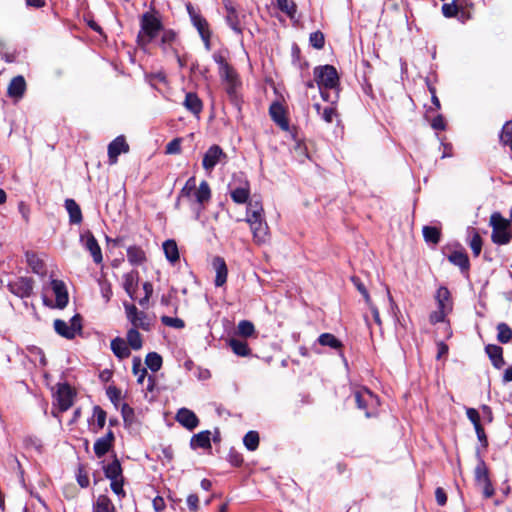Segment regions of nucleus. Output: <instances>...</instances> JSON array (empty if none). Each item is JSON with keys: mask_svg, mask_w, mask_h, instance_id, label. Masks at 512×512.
<instances>
[{"mask_svg": "<svg viewBox=\"0 0 512 512\" xmlns=\"http://www.w3.org/2000/svg\"><path fill=\"white\" fill-rule=\"evenodd\" d=\"M140 27L137 42L142 47L149 45L163 29L161 20L151 12H145L141 16Z\"/></svg>", "mask_w": 512, "mask_h": 512, "instance_id": "1", "label": "nucleus"}, {"mask_svg": "<svg viewBox=\"0 0 512 512\" xmlns=\"http://www.w3.org/2000/svg\"><path fill=\"white\" fill-rule=\"evenodd\" d=\"M492 227L491 240L497 245H507L512 239L511 220L504 218L499 212L490 217Z\"/></svg>", "mask_w": 512, "mask_h": 512, "instance_id": "2", "label": "nucleus"}, {"mask_svg": "<svg viewBox=\"0 0 512 512\" xmlns=\"http://www.w3.org/2000/svg\"><path fill=\"white\" fill-rule=\"evenodd\" d=\"M357 408L364 411L367 418L375 417L378 414L380 400L377 395L369 389L362 387L353 393Z\"/></svg>", "mask_w": 512, "mask_h": 512, "instance_id": "3", "label": "nucleus"}, {"mask_svg": "<svg viewBox=\"0 0 512 512\" xmlns=\"http://www.w3.org/2000/svg\"><path fill=\"white\" fill-rule=\"evenodd\" d=\"M315 82L319 89H339V76L332 65L317 66L313 71Z\"/></svg>", "mask_w": 512, "mask_h": 512, "instance_id": "4", "label": "nucleus"}, {"mask_svg": "<svg viewBox=\"0 0 512 512\" xmlns=\"http://www.w3.org/2000/svg\"><path fill=\"white\" fill-rule=\"evenodd\" d=\"M82 318L79 314L74 315L69 323L61 320L56 319L54 320V329L57 334L60 336L66 338V339H74L77 333H80L82 331Z\"/></svg>", "mask_w": 512, "mask_h": 512, "instance_id": "5", "label": "nucleus"}, {"mask_svg": "<svg viewBox=\"0 0 512 512\" xmlns=\"http://www.w3.org/2000/svg\"><path fill=\"white\" fill-rule=\"evenodd\" d=\"M211 195L210 186L205 180L202 181L198 188L192 192V199L190 201L196 205V207L193 208L196 213V219H199L200 214L205 209L206 205L210 202Z\"/></svg>", "mask_w": 512, "mask_h": 512, "instance_id": "6", "label": "nucleus"}, {"mask_svg": "<svg viewBox=\"0 0 512 512\" xmlns=\"http://www.w3.org/2000/svg\"><path fill=\"white\" fill-rule=\"evenodd\" d=\"M124 308L126 312L127 319L130 321L132 326L137 329H142L144 331H149L151 328V322L148 318V315L139 311L134 304L124 302Z\"/></svg>", "mask_w": 512, "mask_h": 512, "instance_id": "7", "label": "nucleus"}, {"mask_svg": "<svg viewBox=\"0 0 512 512\" xmlns=\"http://www.w3.org/2000/svg\"><path fill=\"white\" fill-rule=\"evenodd\" d=\"M159 46L166 56H172L177 61H180L177 34L173 30L168 29L163 31Z\"/></svg>", "mask_w": 512, "mask_h": 512, "instance_id": "8", "label": "nucleus"}, {"mask_svg": "<svg viewBox=\"0 0 512 512\" xmlns=\"http://www.w3.org/2000/svg\"><path fill=\"white\" fill-rule=\"evenodd\" d=\"M227 156L219 145H212L203 156L202 166L205 171L211 172L215 166Z\"/></svg>", "mask_w": 512, "mask_h": 512, "instance_id": "9", "label": "nucleus"}, {"mask_svg": "<svg viewBox=\"0 0 512 512\" xmlns=\"http://www.w3.org/2000/svg\"><path fill=\"white\" fill-rule=\"evenodd\" d=\"M8 289L12 294L20 298L29 297L33 291V279L28 277H19L8 283Z\"/></svg>", "mask_w": 512, "mask_h": 512, "instance_id": "10", "label": "nucleus"}, {"mask_svg": "<svg viewBox=\"0 0 512 512\" xmlns=\"http://www.w3.org/2000/svg\"><path fill=\"white\" fill-rule=\"evenodd\" d=\"M56 405L61 412L67 411L73 405L74 393L68 384H60L55 394Z\"/></svg>", "mask_w": 512, "mask_h": 512, "instance_id": "11", "label": "nucleus"}, {"mask_svg": "<svg viewBox=\"0 0 512 512\" xmlns=\"http://www.w3.org/2000/svg\"><path fill=\"white\" fill-rule=\"evenodd\" d=\"M253 234V240L261 245L269 241V227L263 218L248 221Z\"/></svg>", "mask_w": 512, "mask_h": 512, "instance_id": "12", "label": "nucleus"}, {"mask_svg": "<svg viewBox=\"0 0 512 512\" xmlns=\"http://www.w3.org/2000/svg\"><path fill=\"white\" fill-rule=\"evenodd\" d=\"M129 151V145L126 142V139L123 135L116 137L109 145H108V160L109 164H116L118 161V156L121 153H127Z\"/></svg>", "mask_w": 512, "mask_h": 512, "instance_id": "13", "label": "nucleus"}, {"mask_svg": "<svg viewBox=\"0 0 512 512\" xmlns=\"http://www.w3.org/2000/svg\"><path fill=\"white\" fill-rule=\"evenodd\" d=\"M271 119L284 131L289 129V121L286 117V110L280 102H273L269 107Z\"/></svg>", "mask_w": 512, "mask_h": 512, "instance_id": "14", "label": "nucleus"}, {"mask_svg": "<svg viewBox=\"0 0 512 512\" xmlns=\"http://www.w3.org/2000/svg\"><path fill=\"white\" fill-rule=\"evenodd\" d=\"M81 240L86 250H88L96 264H100L103 261L101 248L91 232H87L81 236Z\"/></svg>", "mask_w": 512, "mask_h": 512, "instance_id": "15", "label": "nucleus"}, {"mask_svg": "<svg viewBox=\"0 0 512 512\" xmlns=\"http://www.w3.org/2000/svg\"><path fill=\"white\" fill-rule=\"evenodd\" d=\"M115 436L112 430H109L105 436L98 438L93 446L95 455L98 458L103 457L113 447Z\"/></svg>", "mask_w": 512, "mask_h": 512, "instance_id": "16", "label": "nucleus"}, {"mask_svg": "<svg viewBox=\"0 0 512 512\" xmlns=\"http://www.w3.org/2000/svg\"><path fill=\"white\" fill-rule=\"evenodd\" d=\"M176 421L190 431L199 425L197 415L188 408H181L178 410L176 414Z\"/></svg>", "mask_w": 512, "mask_h": 512, "instance_id": "17", "label": "nucleus"}, {"mask_svg": "<svg viewBox=\"0 0 512 512\" xmlns=\"http://www.w3.org/2000/svg\"><path fill=\"white\" fill-rule=\"evenodd\" d=\"M212 266L216 272L215 286L221 287L227 281L228 268L223 257L215 256L212 260Z\"/></svg>", "mask_w": 512, "mask_h": 512, "instance_id": "18", "label": "nucleus"}, {"mask_svg": "<svg viewBox=\"0 0 512 512\" xmlns=\"http://www.w3.org/2000/svg\"><path fill=\"white\" fill-rule=\"evenodd\" d=\"M485 353L487 354L494 368L499 370L504 367L505 360L503 358V348L501 346L488 344L485 346Z\"/></svg>", "mask_w": 512, "mask_h": 512, "instance_id": "19", "label": "nucleus"}, {"mask_svg": "<svg viewBox=\"0 0 512 512\" xmlns=\"http://www.w3.org/2000/svg\"><path fill=\"white\" fill-rule=\"evenodd\" d=\"M26 91V81L23 76L18 75L10 81L7 94L10 98L21 99Z\"/></svg>", "mask_w": 512, "mask_h": 512, "instance_id": "20", "label": "nucleus"}, {"mask_svg": "<svg viewBox=\"0 0 512 512\" xmlns=\"http://www.w3.org/2000/svg\"><path fill=\"white\" fill-rule=\"evenodd\" d=\"M51 287L55 294L57 307L64 308L68 303V293L64 282L54 279L51 281Z\"/></svg>", "mask_w": 512, "mask_h": 512, "instance_id": "21", "label": "nucleus"}, {"mask_svg": "<svg viewBox=\"0 0 512 512\" xmlns=\"http://www.w3.org/2000/svg\"><path fill=\"white\" fill-rule=\"evenodd\" d=\"M448 261L455 266H458L462 273H468L470 269V261L467 253L464 250H455L448 255Z\"/></svg>", "mask_w": 512, "mask_h": 512, "instance_id": "22", "label": "nucleus"}, {"mask_svg": "<svg viewBox=\"0 0 512 512\" xmlns=\"http://www.w3.org/2000/svg\"><path fill=\"white\" fill-rule=\"evenodd\" d=\"M317 342L321 346H327L335 350L340 356H343V343L331 333H322L319 335Z\"/></svg>", "mask_w": 512, "mask_h": 512, "instance_id": "23", "label": "nucleus"}, {"mask_svg": "<svg viewBox=\"0 0 512 512\" xmlns=\"http://www.w3.org/2000/svg\"><path fill=\"white\" fill-rule=\"evenodd\" d=\"M183 106L195 116H199L203 110V102L194 92L186 93Z\"/></svg>", "mask_w": 512, "mask_h": 512, "instance_id": "24", "label": "nucleus"}, {"mask_svg": "<svg viewBox=\"0 0 512 512\" xmlns=\"http://www.w3.org/2000/svg\"><path fill=\"white\" fill-rule=\"evenodd\" d=\"M139 282L138 271H131L123 275V288L131 299H135L136 289Z\"/></svg>", "mask_w": 512, "mask_h": 512, "instance_id": "25", "label": "nucleus"}, {"mask_svg": "<svg viewBox=\"0 0 512 512\" xmlns=\"http://www.w3.org/2000/svg\"><path fill=\"white\" fill-rule=\"evenodd\" d=\"M192 449H211V432L209 430L201 431L192 436L190 440Z\"/></svg>", "mask_w": 512, "mask_h": 512, "instance_id": "26", "label": "nucleus"}, {"mask_svg": "<svg viewBox=\"0 0 512 512\" xmlns=\"http://www.w3.org/2000/svg\"><path fill=\"white\" fill-rule=\"evenodd\" d=\"M475 484L480 487L490 480L489 469L482 457H478L477 465L474 469Z\"/></svg>", "mask_w": 512, "mask_h": 512, "instance_id": "27", "label": "nucleus"}, {"mask_svg": "<svg viewBox=\"0 0 512 512\" xmlns=\"http://www.w3.org/2000/svg\"><path fill=\"white\" fill-rule=\"evenodd\" d=\"M111 350L114 355L120 360L126 359L130 356L131 351L126 341L121 337H116L111 341Z\"/></svg>", "mask_w": 512, "mask_h": 512, "instance_id": "28", "label": "nucleus"}, {"mask_svg": "<svg viewBox=\"0 0 512 512\" xmlns=\"http://www.w3.org/2000/svg\"><path fill=\"white\" fill-rule=\"evenodd\" d=\"M127 259L133 266H140L147 261L146 253L137 245H132L127 248Z\"/></svg>", "mask_w": 512, "mask_h": 512, "instance_id": "29", "label": "nucleus"}, {"mask_svg": "<svg viewBox=\"0 0 512 512\" xmlns=\"http://www.w3.org/2000/svg\"><path fill=\"white\" fill-rule=\"evenodd\" d=\"M230 197L236 204H245L250 197L249 183L245 182L244 186L230 188Z\"/></svg>", "mask_w": 512, "mask_h": 512, "instance_id": "30", "label": "nucleus"}, {"mask_svg": "<svg viewBox=\"0 0 512 512\" xmlns=\"http://www.w3.org/2000/svg\"><path fill=\"white\" fill-rule=\"evenodd\" d=\"M65 208L69 214L70 224H80L83 220L80 206L74 199L65 200Z\"/></svg>", "mask_w": 512, "mask_h": 512, "instance_id": "31", "label": "nucleus"}, {"mask_svg": "<svg viewBox=\"0 0 512 512\" xmlns=\"http://www.w3.org/2000/svg\"><path fill=\"white\" fill-rule=\"evenodd\" d=\"M93 512H116V508L107 495L101 494L93 503Z\"/></svg>", "mask_w": 512, "mask_h": 512, "instance_id": "32", "label": "nucleus"}, {"mask_svg": "<svg viewBox=\"0 0 512 512\" xmlns=\"http://www.w3.org/2000/svg\"><path fill=\"white\" fill-rule=\"evenodd\" d=\"M437 307L452 311L451 294L447 287L440 286L436 292Z\"/></svg>", "mask_w": 512, "mask_h": 512, "instance_id": "33", "label": "nucleus"}, {"mask_svg": "<svg viewBox=\"0 0 512 512\" xmlns=\"http://www.w3.org/2000/svg\"><path fill=\"white\" fill-rule=\"evenodd\" d=\"M104 474L109 480H116L123 478L122 467L117 457L114 460L103 467Z\"/></svg>", "mask_w": 512, "mask_h": 512, "instance_id": "34", "label": "nucleus"}, {"mask_svg": "<svg viewBox=\"0 0 512 512\" xmlns=\"http://www.w3.org/2000/svg\"><path fill=\"white\" fill-rule=\"evenodd\" d=\"M163 251L168 261L175 263L179 260L178 246L175 240L168 239L163 243Z\"/></svg>", "mask_w": 512, "mask_h": 512, "instance_id": "35", "label": "nucleus"}, {"mask_svg": "<svg viewBox=\"0 0 512 512\" xmlns=\"http://www.w3.org/2000/svg\"><path fill=\"white\" fill-rule=\"evenodd\" d=\"M314 108L317 114L320 116V118L328 124H331L334 118L337 117L336 108L333 106H326L322 108V106L319 103H316L314 104Z\"/></svg>", "mask_w": 512, "mask_h": 512, "instance_id": "36", "label": "nucleus"}, {"mask_svg": "<svg viewBox=\"0 0 512 512\" xmlns=\"http://www.w3.org/2000/svg\"><path fill=\"white\" fill-rule=\"evenodd\" d=\"M191 21L197 29L200 36H204L211 33L207 20L197 12H191Z\"/></svg>", "mask_w": 512, "mask_h": 512, "instance_id": "37", "label": "nucleus"}, {"mask_svg": "<svg viewBox=\"0 0 512 512\" xmlns=\"http://www.w3.org/2000/svg\"><path fill=\"white\" fill-rule=\"evenodd\" d=\"M229 346L236 355L241 357L249 356L251 353L248 343L244 340L233 338L229 341Z\"/></svg>", "mask_w": 512, "mask_h": 512, "instance_id": "38", "label": "nucleus"}, {"mask_svg": "<svg viewBox=\"0 0 512 512\" xmlns=\"http://www.w3.org/2000/svg\"><path fill=\"white\" fill-rule=\"evenodd\" d=\"M263 207L262 204L258 201H248L247 202V212H246V221H252L254 219H260L262 217Z\"/></svg>", "mask_w": 512, "mask_h": 512, "instance_id": "39", "label": "nucleus"}, {"mask_svg": "<svg viewBox=\"0 0 512 512\" xmlns=\"http://www.w3.org/2000/svg\"><path fill=\"white\" fill-rule=\"evenodd\" d=\"M424 240L427 243L438 244L441 239V231L439 228L434 226H424L422 229Z\"/></svg>", "mask_w": 512, "mask_h": 512, "instance_id": "40", "label": "nucleus"}, {"mask_svg": "<svg viewBox=\"0 0 512 512\" xmlns=\"http://www.w3.org/2000/svg\"><path fill=\"white\" fill-rule=\"evenodd\" d=\"M497 340L502 344L509 343L512 339V329L505 322H500L496 326Z\"/></svg>", "mask_w": 512, "mask_h": 512, "instance_id": "41", "label": "nucleus"}, {"mask_svg": "<svg viewBox=\"0 0 512 512\" xmlns=\"http://www.w3.org/2000/svg\"><path fill=\"white\" fill-rule=\"evenodd\" d=\"M198 187L196 186V178L194 176L190 177L185 185L183 186V188L180 190L179 192V196H178V200L175 204L176 207L179 206V200L181 198H187L188 200H191L192 199V192L197 189Z\"/></svg>", "mask_w": 512, "mask_h": 512, "instance_id": "42", "label": "nucleus"}, {"mask_svg": "<svg viewBox=\"0 0 512 512\" xmlns=\"http://www.w3.org/2000/svg\"><path fill=\"white\" fill-rule=\"evenodd\" d=\"M127 342L129 348H132L134 350H139L142 348V336L137 328L132 327L127 331Z\"/></svg>", "mask_w": 512, "mask_h": 512, "instance_id": "43", "label": "nucleus"}, {"mask_svg": "<svg viewBox=\"0 0 512 512\" xmlns=\"http://www.w3.org/2000/svg\"><path fill=\"white\" fill-rule=\"evenodd\" d=\"M145 363L152 372H157L162 367L163 359L157 352H149L146 355Z\"/></svg>", "mask_w": 512, "mask_h": 512, "instance_id": "44", "label": "nucleus"}, {"mask_svg": "<svg viewBox=\"0 0 512 512\" xmlns=\"http://www.w3.org/2000/svg\"><path fill=\"white\" fill-rule=\"evenodd\" d=\"M259 442V433L254 430L247 432L243 437V444L249 451H255L259 446Z\"/></svg>", "mask_w": 512, "mask_h": 512, "instance_id": "45", "label": "nucleus"}, {"mask_svg": "<svg viewBox=\"0 0 512 512\" xmlns=\"http://www.w3.org/2000/svg\"><path fill=\"white\" fill-rule=\"evenodd\" d=\"M226 22L228 26L238 35H242L243 29L240 25L239 15L235 10H231L226 14Z\"/></svg>", "mask_w": 512, "mask_h": 512, "instance_id": "46", "label": "nucleus"}, {"mask_svg": "<svg viewBox=\"0 0 512 512\" xmlns=\"http://www.w3.org/2000/svg\"><path fill=\"white\" fill-rule=\"evenodd\" d=\"M277 8L288 17L294 18L297 12V6L292 0H276Z\"/></svg>", "mask_w": 512, "mask_h": 512, "instance_id": "47", "label": "nucleus"}, {"mask_svg": "<svg viewBox=\"0 0 512 512\" xmlns=\"http://www.w3.org/2000/svg\"><path fill=\"white\" fill-rule=\"evenodd\" d=\"M132 372L137 376V382L139 384H143L145 377L147 376V370L142 367L141 359L139 357H134L133 359Z\"/></svg>", "mask_w": 512, "mask_h": 512, "instance_id": "48", "label": "nucleus"}, {"mask_svg": "<svg viewBox=\"0 0 512 512\" xmlns=\"http://www.w3.org/2000/svg\"><path fill=\"white\" fill-rule=\"evenodd\" d=\"M472 232L473 233L469 241V246L472 250L473 255L475 257H478L482 250L483 241L480 234L475 229H473Z\"/></svg>", "mask_w": 512, "mask_h": 512, "instance_id": "49", "label": "nucleus"}, {"mask_svg": "<svg viewBox=\"0 0 512 512\" xmlns=\"http://www.w3.org/2000/svg\"><path fill=\"white\" fill-rule=\"evenodd\" d=\"M460 9L461 4H459L457 0H454L451 3L443 4L442 13L446 18H452L459 15Z\"/></svg>", "mask_w": 512, "mask_h": 512, "instance_id": "50", "label": "nucleus"}, {"mask_svg": "<svg viewBox=\"0 0 512 512\" xmlns=\"http://www.w3.org/2000/svg\"><path fill=\"white\" fill-rule=\"evenodd\" d=\"M27 262L33 272L40 274L44 272V263L35 253H27Z\"/></svg>", "mask_w": 512, "mask_h": 512, "instance_id": "51", "label": "nucleus"}, {"mask_svg": "<svg viewBox=\"0 0 512 512\" xmlns=\"http://www.w3.org/2000/svg\"><path fill=\"white\" fill-rule=\"evenodd\" d=\"M319 91L321 98L326 102L335 104L339 99V89L322 88Z\"/></svg>", "mask_w": 512, "mask_h": 512, "instance_id": "52", "label": "nucleus"}, {"mask_svg": "<svg viewBox=\"0 0 512 512\" xmlns=\"http://www.w3.org/2000/svg\"><path fill=\"white\" fill-rule=\"evenodd\" d=\"M228 54L229 52L227 49H220L213 53L212 58L215 61V63L218 64L219 69H222L230 65L227 60Z\"/></svg>", "mask_w": 512, "mask_h": 512, "instance_id": "53", "label": "nucleus"}, {"mask_svg": "<svg viewBox=\"0 0 512 512\" xmlns=\"http://www.w3.org/2000/svg\"><path fill=\"white\" fill-rule=\"evenodd\" d=\"M93 417L96 420L97 430L103 429L104 426H105V423H106V417H107L106 411L103 410L98 405L94 406V408H93Z\"/></svg>", "mask_w": 512, "mask_h": 512, "instance_id": "54", "label": "nucleus"}, {"mask_svg": "<svg viewBox=\"0 0 512 512\" xmlns=\"http://www.w3.org/2000/svg\"><path fill=\"white\" fill-rule=\"evenodd\" d=\"M309 43L315 49H322L325 45V37L321 31H315L309 36Z\"/></svg>", "mask_w": 512, "mask_h": 512, "instance_id": "55", "label": "nucleus"}, {"mask_svg": "<svg viewBox=\"0 0 512 512\" xmlns=\"http://www.w3.org/2000/svg\"><path fill=\"white\" fill-rule=\"evenodd\" d=\"M351 281L354 284V286L357 288V290L361 293V295L364 297V300L367 305H371V297L369 295L368 290L366 289L363 282L360 280L359 277L353 276L351 277Z\"/></svg>", "mask_w": 512, "mask_h": 512, "instance_id": "56", "label": "nucleus"}, {"mask_svg": "<svg viewBox=\"0 0 512 512\" xmlns=\"http://www.w3.org/2000/svg\"><path fill=\"white\" fill-rule=\"evenodd\" d=\"M500 141L504 145H510L512 143V121H508L504 124L500 133Z\"/></svg>", "mask_w": 512, "mask_h": 512, "instance_id": "57", "label": "nucleus"}, {"mask_svg": "<svg viewBox=\"0 0 512 512\" xmlns=\"http://www.w3.org/2000/svg\"><path fill=\"white\" fill-rule=\"evenodd\" d=\"M238 332L244 337H250L254 334L255 328L252 322L248 320H242L238 324Z\"/></svg>", "mask_w": 512, "mask_h": 512, "instance_id": "58", "label": "nucleus"}, {"mask_svg": "<svg viewBox=\"0 0 512 512\" xmlns=\"http://www.w3.org/2000/svg\"><path fill=\"white\" fill-rule=\"evenodd\" d=\"M451 312V310L439 308L437 307L436 311H433L429 316V321L431 324H437L440 322H444L447 314Z\"/></svg>", "mask_w": 512, "mask_h": 512, "instance_id": "59", "label": "nucleus"}, {"mask_svg": "<svg viewBox=\"0 0 512 512\" xmlns=\"http://www.w3.org/2000/svg\"><path fill=\"white\" fill-rule=\"evenodd\" d=\"M219 75L223 80L227 81L229 84L234 83L237 77L236 72L231 65L219 69Z\"/></svg>", "mask_w": 512, "mask_h": 512, "instance_id": "60", "label": "nucleus"}, {"mask_svg": "<svg viewBox=\"0 0 512 512\" xmlns=\"http://www.w3.org/2000/svg\"><path fill=\"white\" fill-rule=\"evenodd\" d=\"M161 322L168 327L176 328V329H182L185 327V322L180 318H173L170 316H162Z\"/></svg>", "mask_w": 512, "mask_h": 512, "instance_id": "61", "label": "nucleus"}, {"mask_svg": "<svg viewBox=\"0 0 512 512\" xmlns=\"http://www.w3.org/2000/svg\"><path fill=\"white\" fill-rule=\"evenodd\" d=\"M99 286H100L101 295L105 299V302L106 303L109 302L113 295L110 282L107 281L106 279H100Z\"/></svg>", "mask_w": 512, "mask_h": 512, "instance_id": "62", "label": "nucleus"}, {"mask_svg": "<svg viewBox=\"0 0 512 512\" xmlns=\"http://www.w3.org/2000/svg\"><path fill=\"white\" fill-rule=\"evenodd\" d=\"M110 487L111 490L120 498L123 499L126 496V492L123 489L124 485V478L116 479V480H110Z\"/></svg>", "mask_w": 512, "mask_h": 512, "instance_id": "63", "label": "nucleus"}, {"mask_svg": "<svg viewBox=\"0 0 512 512\" xmlns=\"http://www.w3.org/2000/svg\"><path fill=\"white\" fill-rule=\"evenodd\" d=\"M291 56L293 64H297L300 69L306 68L308 66L306 61L303 63L301 62V50L297 44H293L291 49Z\"/></svg>", "mask_w": 512, "mask_h": 512, "instance_id": "64", "label": "nucleus"}]
</instances>
